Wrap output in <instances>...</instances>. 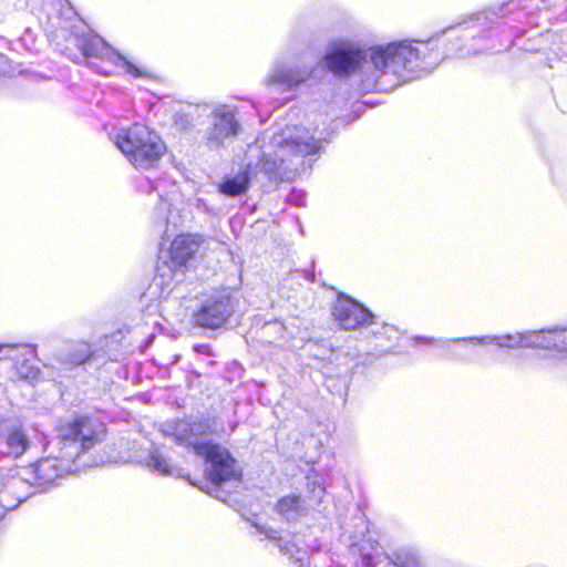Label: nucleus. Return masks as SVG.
I'll return each instance as SVG.
<instances>
[{
  "mask_svg": "<svg viewBox=\"0 0 567 567\" xmlns=\"http://www.w3.org/2000/svg\"><path fill=\"white\" fill-rule=\"evenodd\" d=\"M323 141L326 137L318 127L311 132L302 125H287L261 146V156L255 165L248 163L237 174L225 176L217 185L218 192L227 197L244 195L258 172L269 181H290L302 167L306 156L322 150Z\"/></svg>",
  "mask_w": 567,
  "mask_h": 567,
  "instance_id": "1",
  "label": "nucleus"
},
{
  "mask_svg": "<svg viewBox=\"0 0 567 567\" xmlns=\"http://www.w3.org/2000/svg\"><path fill=\"white\" fill-rule=\"evenodd\" d=\"M457 25H454L456 28ZM450 27L441 31V34L450 33L456 41L468 42L471 39L461 38V33L452 31ZM440 33L427 41L402 40L385 44H375L370 47V62L373 66L378 80L389 76L392 81L391 86H398L403 82L419 78L422 73L429 72L433 66L426 61V54L422 52L416 44H430ZM470 47L465 43L463 47ZM449 49L447 55L457 56L454 51L457 48Z\"/></svg>",
  "mask_w": 567,
  "mask_h": 567,
  "instance_id": "2",
  "label": "nucleus"
},
{
  "mask_svg": "<svg viewBox=\"0 0 567 567\" xmlns=\"http://www.w3.org/2000/svg\"><path fill=\"white\" fill-rule=\"evenodd\" d=\"M208 431L212 430L207 423L179 420L174 426L173 435L179 444L190 447L205 460V473L218 493L221 484L240 482L241 468L227 449L200 440Z\"/></svg>",
  "mask_w": 567,
  "mask_h": 567,
  "instance_id": "3",
  "label": "nucleus"
},
{
  "mask_svg": "<svg viewBox=\"0 0 567 567\" xmlns=\"http://www.w3.org/2000/svg\"><path fill=\"white\" fill-rule=\"evenodd\" d=\"M549 4V0H509L503 2L498 7L488 8L482 12L472 16L470 19L458 23L452 31L461 33V38L471 39V47L457 48L454 53L457 58H465L494 51L493 45H486L483 41L491 38L492 25L495 24L501 18L505 17L514 8H528L537 10L545 8Z\"/></svg>",
  "mask_w": 567,
  "mask_h": 567,
  "instance_id": "4",
  "label": "nucleus"
},
{
  "mask_svg": "<svg viewBox=\"0 0 567 567\" xmlns=\"http://www.w3.org/2000/svg\"><path fill=\"white\" fill-rule=\"evenodd\" d=\"M111 140L137 169L154 168L166 152L159 135L143 124H134L111 134Z\"/></svg>",
  "mask_w": 567,
  "mask_h": 567,
  "instance_id": "5",
  "label": "nucleus"
},
{
  "mask_svg": "<svg viewBox=\"0 0 567 567\" xmlns=\"http://www.w3.org/2000/svg\"><path fill=\"white\" fill-rule=\"evenodd\" d=\"M38 360L35 343H0V386L9 383L37 386L42 372L33 361Z\"/></svg>",
  "mask_w": 567,
  "mask_h": 567,
  "instance_id": "6",
  "label": "nucleus"
},
{
  "mask_svg": "<svg viewBox=\"0 0 567 567\" xmlns=\"http://www.w3.org/2000/svg\"><path fill=\"white\" fill-rule=\"evenodd\" d=\"M104 424L87 415L75 416L61 424L58 444L63 458L76 461L80 467L86 466L87 462L82 461V456L99 444L104 439Z\"/></svg>",
  "mask_w": 567,
  "mask_h": 567,
  "instance_id": "7",
  "label": "nucleus"
},
{
  "mask_svg": "<svg viewBox=\"0 0 567 567\" xmlns=\"http://www.w3.org/2000/svg\"><path fill=\"white\" fill-rule=\"evenodd\" d=\"M556 336L555 328L539 330H525L503 332L495 334L473 336L463 338L446 339L449 343H471L473 346H494L497 349L518 350V349H544L554 350Z\"/></svg>",
  "mask_w": 567,
  "mask_h": 567,
  "instance_id": "8",
  "label": "nucleus"
},
{
  "mask_svg": "<svg viewBox=\"0 0 567 567\" xmlns=\"http://www.w3.org/2000/svg\"><path fill=\"white\" fill-rule=\"evenodd\" d=\"M208 124L202 135V143L212 152H218L231 145L241 131L238 109L225 103L209 104Z\"/></svg>",
  "mask_w": 567,
  "mask_h": 567,
  "instance_id": "9",
  "label": "nucleus"
},
{
  "mask_svg": "<svg viewBox=\"0 0 567 567\" xmlns=\"http://www.w3.org/2000/svg\"><path fill=\"white\" fill-rule=\"evenodd\" d=\"M71 40L84 58H95L123 69L132 78H144L147 72L113 49L102 37L91 31H71Z\"/></svg>",
  "mask_w": 567,
  "mask_h": 567,
  "instance_id": "10",
  "label": "nucleus"
},
{
  "mask_svg": "<svg viewBox=\"0 0 567 567\" xmlns=\"http://www.w3.org/2000/svg\"><path fill=\"white\" fill-rule=\"evenodd\" d=\"M368 61L370 47L365 49L348 40L332 42L322 58L323 66L338 78L350 76Z\"/></svg>",
  "mask_w": 567,
  "mask_h": 567,
  "instance_id": "11",
  "label": "nucleus"
},
{
  "mask_svg": "<svg viewBox=\"0 0 567 567\" xmlns=\"http://www.w3.org/2000/svg\"><path fill=\"white\" fill-rule=\"evenodd\" d=\"M312 66L308 65L299 58H277L264 79L268 87H275L281 93L290 92L303 83L312 75Z\"/></svg>",
  "mask_w": 567,
  "mask_h": 567,
  "instance_id": "12",
  "label": "nucleus"
},
{
  "mask_svg": "<svg viewBox=\"0 0 567 567\" xmlns=\"http://www.w3.org/2000/svg\"><path fill=\"white\" fill-rule=\"evenodd\" d=\"M332 316L342 329L359 330L361 336L367 329H383L375 324L371 326L374 315L363 303L341 292L333 303ZM388 331L394 332L392 328H388Z\"/></svg>",
  "mask_w": 567,
  "mask_h": 567,
  "instance_id": "13",
  "label": "nucleus"
},
{
  "mask_svg": "<svg viewBox=\"0 0 567 567\" xmlns=\"http://www.w3.org/2000/svg\"><path fill=\"white\" fill-rule=\"evenodd\" d=\"M235 309L233 293L228 289L215 291L206 297L194 312L196 326L207 329L221 327Z\"/></svg>",
  "mask_w": 567,
  "mask_h": 567,
  "instance_id": "14",
  "label": "nucleus"
},
{
  "mask_svg": "<svg viewBox=\"0 0 567 567\" xmlns=\"http://www.w3.org/2000/svg\"><path fill=\"white\" fill-rule=\"evenodd\" d=\"M199 243L192 235H179L171 244L165 252L161 247L158 260L167 265L171 271L183 268L198 250Z\"/></svg>",
  "mask_w": 567,
  "mask_h": 567,
  "instance_id": "15",
  "label": "nucleus"
},
{
  "mask_svg": "<svg viewBox=\"0 0 567 567\" xmlns=\"http://www.w3.org/2000/svg\"><path fill=\"white\" fill-rule=\"evenodd\" d=\"M80 464L76 461H66L63 458L62 451L53 457H45L38 462L35 466V475L41 484L53 483L56 478L65 474L79 471Z\"/></svg>",
  "mask_w": 567,
  "mask_h": 567,
  "instance_id": "16",
  "label": "nucleus"
},
{
  "mask_svg": "<svg viewBox=\"0 0 567 567\" xmlns=\"http://www.w3.org/2000/svg\"><path fill=\"white\" fill-rule=\"evenodd\" d=\"M154 338V334L151 333L146 338L145 343H138L135 346L131 341L126 340V337L124 336L122 330H118L117 332L112 333L111 336H106L104 338V355L107 357V359L111 361H118L122 357L133 352L135 348H138L142 351H144L152 344Z\"/></svg>",
  "mask_w": 567,
  "mask_h": 567,
  "instance_id": "17",
  "label": "nucleus"
},
{
  "mask_svg": "<svg viewBox=\"0 0 567 567\" xmlns=\"http://www.w3.org/2000/svg\"><path fill=\"white\" fill-rule=\"evenodd\" d=\"M254 527L259 534L264 535L268 539H279L278 546L280 551L295 564H297L298 567H306L307 551L303 548H301L298 544L293 542H282L281 538L278 537L277 530L265 525L255 523Z\"/></svg>",
  "mask_w": 567,
  "mask_h": 567,
  "instance_id": "18",
  "label": "nucleus"
},
{
  "mask_svg": "<svg viewBox=\"0 0 567 567\" xmlns=\"http://www.w3.org/2000/svg\"><path fill=\"white\" fill-rule=\"evenodd\" d=\"M374 324L379 326V327H382V328H392L394 330V332H389L388 329L386 330L385 329H380V330H377V331L374 329H367L365 333L362 336L363 339L373 338L375 340V348H377V350L380 353H383L388 349H390L393 343L398 342V340L400 338V331L393 324H389V323H384V322H379L377 320L375 316L373 317V323H371V326H374Z\"/></svg>",
  "mask_w": 567,
  "mask_h": 567,
  "instance_id": "19",
  "label": "nucleus"
},
{
  "mask_svg": "<svg viewBox=\"0 0 567 567\" xmlns=\"http://www.w3.org/2000/svg\"><path fill=\"white\" fill-rule=\"evenodd\" d=\"M277 512L284 519L291 522L307 515L309 506L300 495H287L278 501Z\"/></svg>",
  "mask_w": 567,
  "mask_h": 567,
  "instance_id": "20",
  "label": "nucleus"
},
{
  "mask_svg": "<svg viewBox=\"0 0 567 567\" xmlns=\"http://www.w3.org/2000/svg\"><path fill=\"white\" fill-rule=\"evenodd\" d=\"M93 361L100 364V354L97 351L92 350L91 346L86 342L71 346L60 360L61 363L71 365H81Z\"/></svg>",
  "mask_w": 567,
  "mask_h": 567,
  "instance_id": "21",
  "label": "nucleus"
},
{
  "mask_svg": "<svg viewBox=\"0 0 567 567\" xmlns=\"http://www.w3.org/2000/svg\"><path fill=\"white\" fill-rule=\"evenodd\" d=\"M1 452L14 458L21 456L29 446L27 435L21 429H14L3 439Z\"/></svg>",
  "mask_w": 567,
  "mask_h": 567,
  "instance_id": "22",
  "label": "nucleus"
},
{
  "mask_svg": "<svg viewBox=\"0 0 567 567\" xmlns=\"http://www.w3.org/2000/svg\"><path fill=\"white\" fill-rule=\"evenodd\" d=\"M358 551L361 558V567H375L383 556L381 545L372 539H363L358 545Z\"/></svg>",
  "mask_w": 567,
  "mask_h": 567,
  "instance_id": "23",
  "label": "nucleus"
},
{
  "mask_svg": "<svg viewBox=\"0 0 567 567\" xmlns=\"http://www.w3.org/2000/svg\"><path fill=\"white\" fill-rule=\"evenodd\" d=\"M209 104L188 105L186 110H182L175 115V123L182 130H189L195 126V120L204 116L208 112Z\"/></svg>",
  "mask_w": 567,
  "mask_h": 567,
  "instance_id": "24",
  "label": "nucleus"
},
{
  "mask_svg": "<svg viewBox=\"0 0 567 567\" xmlns=\"http://www.w3.org/2000/svg\"><path fill=\"white\" fill-rule=\"evenodd\" d=\"M146 464L151 471L156 472L159 475H173L175 473V467L159 453L158 450L150 452L146 458Z\"/></svg>",
  "mask_w": 567,
  "mask_h": 567,
  "instance_id": "25",
  "label": "nucleus"
},
{
  "mask_svg": "<svg viewBox=\"0 0 567 567\" xmlns=\"http://www.w3.org/2000/svg\"><path fill=\"white\" fill-rule=\"evenodd\" d=\"M389 559L393 567H419V557L410 549L398 550Z\"/></svg>",
  "mask_w": 567,
  "mask_h": 567,
  "instance_id": "26",
  "label": "nucleus"
},
{
  "mask_svg": "<svg viewBox=\"0 0 567 567\" xmlns=\"http://www.w3.org/2000/svg\"><path fill=\"white\" fill-rule=\"evenodd\" d=\"M309 495L306 499V505L309 506V511L315 509L321 504L324 496V488L318 482H311L308 484Z\"/></svg>",
  "mask_w": 567,
  "mask_h": 567,
  "instance_id": "27",
  "label": "nucleus"
},
{
  "mask_svg": "<svg viewBox=\"0 0 567 567\" xmlns=\"http://www.w3.org/2000/svg\"><path fill=\"white\" fill-rule=\"evenodd\" d=\"M158 197H159V204L156 207V215H157V218H159L162 221L165 223V226H166L165 234H167L168 226L172 223L173 213L171 210V204H169L167 197H164L159 193H158Z\"/></svg>",
  "mask_w": 567,
  "mask_h": 567,
  "instance_id": "28",
  "label": "nucleus"
},
{
  "mask_svg": "<svg viewBox=\"0 0 567 567\" xmlns=\"http://www.w3.org/2000/svg\"><path fill=\"white\" fill-rule=\"evenodd\" d=\"M554 350L560 354L567 355V328L556 327Z\"/></svg>",
  "mask_w": 567,
  "mask_h": 567,
  "instance_id": "29",
  "label": "nucleus"
},
{
  "mask_svg": "<svg viewBox=\"0 0 567 567\" xmlns=\"http://www.w3.org/2000/svg\"><path fill=\"white\" fill-rule=\"evenodd\" d=\"M451 351L452 355L460 360H468L472 354V349H470L467 346L454 348Z\"/></svg>",
  "mask_w": 567,
  "mask_h": 567,
  "instance_id": "30",
  "label": "nucleus"
},
{
  "mask_svg": "<svg viewBox=\"0 0 567 567\" xmlns=\"http://www.w3.org/2000/svg\"><path fill=\"white\" fill-rule=\"evenodd\" d=\"M289 200L298 206H303L306 202L305 194L302 192H291L289 195Z\"/></svg>",
  "mask_w": 567,
  "mask_h": 567,
  "instance_id": "31",
  "label": "nucleus"
},
{
  "mask_svg": "<svg viewBox=\"0 0 567 567\" xmlns=\"http://www.w3.org/2000/svg\"><path fill=\"white\" fill-rule=\"evenodd\" d=\"M413 341L415 342H423V343H426V344H431L432 342L435 341V338L433 337H425V336H414L412 338Z\"/></svg>",
  "mask_w": 567,
  "mask_h": 567,
  "instance_id": "32",
  "label": "nucleus"
},
{
  "mask_svg": "<svg viewBox=\"0 0 567 567\" xmlns=\"http://www.w3.org/2000/svg\"><path fill=\"white\" fill-rule=\"evenodd\" d=\"M194 350L199 353H205V354L210 353V348L207 344H197L194 347Z\"/></svg>",
  "mask_w": 567,
  "mask_h": 567,
  "instance_id": "33",
  "label": "nucleus"
},
{
  "mask_svg": "<svg viewBox=\"0 0 567 567\" xmlns=\"http://www.w3.org/2000/svg\"><path fill=\"white\" fill-rule=\"evenodd\" d=\"M146 184L148 186V190L147 192H158V185L155 184L153 181L146 179Z\"/></svg>",
  "mask_w": 567,
  "mask_h": 567,
  "instance_id": "34",
  "label": "nucleus"
},
{
  "mask_svg": "<svg viewBox=\"0 0 567 567\" xmlns=\"http://www.w3.org/2000/svg\"><path fill=\"white\" fill-rule=\"evenodd\" d=\"M19 483H20V481L12 478V480H10V481L7 483L6 487H8V488H13V487H16V485H17V484H19Z\"/></svg>",
  "mask_w": 567,
  "mask_h": 567,
  "instance_id": "35",
  "label": "nucleus"
},
{
  "mask_svg": "<svg viewBox=\"0 0 567 567\" xmlns=\"http://www.w3.org/2000/svg\"><path fill=\"white\" fill-rule=\"evenodd\" d=\"M6 60V56L0 53V64L3 63ZM0 72H3V69L0 66Z\"/></svg>",
  "mask_w": 567,
  "mask_h": 567,
  "instance_id": "36",
  "label": "nucleus"
},
{
  "mask_svg": "<svg viewBox=\"0 0 567 567\" xmlns=\"http://www.w3.org/2000/svg\"><path fill=\"white\" fill-rule=\"evenodd\" d=\"M216 497L219 499H224L219 494H216Z\"/></svg>",
  "mask_w": 567,
  "mask_h": 567,
  "instance_id": "37",
  "label": "nucleus"
}]
</instances>
